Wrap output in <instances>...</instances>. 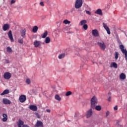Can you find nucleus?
Instances as JSON below:
<instances>
[{"mask_svg": "<svg viewBox=\"0 0 127 127\" xmlns=\"http://www.w3.org/2000/svg\"><path fill=\"white\" fill-rule=\"evenodd\" d=\"M26 84H28V85H29V84L31 83V81H30V79L29 78H27L26 80Z\"/></svg>", "mask_w": 127, "mask_h": 127, "instance_id": "36", "label": "nucleus"}, {"mask_svg": "<svg viewBox=\"0 0 127 127\" xmlns=\"http://www.w3.org/2000/svg\"><path fill=\"white\" fill-rule=\"evenodd\" d=\"M2 121L3 122H6V121H7V115H6V114H2Z\"/></svg>", "mask_w": 127, "mask_h": 127, "instance_id": "19", "label": "nucleus"}, {"mask_svg": "<svg viewBox=\"0 0 127 127\" xmlns=\"http://www.w3.org/2000/svg\"><path fill=\"white\" fill-rule=\"evenodd\" d=\"M29 109L33 112H36L37 111V106L35 105H30Z\"/></svg>", "mask_w": 127, "mask_h": 127, "instance_id": "14", "label": "nucleus"}, {"mask_svg": "<svg viewBox=\"0 0 127 127\" xmlns=\"http://www.w3.org/2000/svg\"><path fill=\"white\" fill-rule=\"evenodd\" d=\"M35 127H43V123H42L41 121L38 120L37 123L35 125Z\"/></svg>", "mask_w": 127, "mask_h": 127, "instance_id": "9", "label": "nucleus"}, {"mask_svg": "<svg viewBox=\"0 0 127 127\" xmlns=\"http://www.w3.org/2000/svg\"><path fill=\"white\" fill-rule=\"evenodd\" d=\"M93 115V111H92V109H90L89 110L86 114V118H90L91 116Z\"/></svg>", "mask_w": 127, "mask_h": 127, "instance_id": "16", "label": "nucleus"}, {"mask_svg": "<svg viewBox=\"0 0 127 127\" xmlns=\"http://www.w3.org/2000/svg\"><path fill=\"white\" fill-rule=\"evenodd\" d=\"M8 36L11 41V42H14V39H13V37L12 36V32L11 30L9 31L8 33Z\"/></svg>", "mask_w": 127, "mask_h": 127, "instance_id": "7", "label": "nucleus"}, {"mask_svg": "<svg viewBox=\"0 0 127 127\" xmlns=\"http://www.w3.org/2000/svg\"><path fill=\"white\" fill-rule=\"evenodd\" d=\"M2 101L4 105H10L11 104V101L6 98L3 99Z\"/></svg>", "mask_w": 127, "mask_h": 127, "instance_id": "11", "label": "nucleus"}, {"mask_svg": "<svg viewBox=\"0 0 127 127\" xmlns=\"http://www.w3.org/2000/svg\"><path fill=\"white\" fill-rule=\"evenodd\" d=\"M37 30H38V27L37 26H35L33 27L32 31L34 33H36Z\"/></svg>", "mask_w": 127, "mask_h": 127, "instance_id": "22", "label": "nucleus"}, {"mask_svg": "<svg viewBox=\"0 0 127 127\" xmlns=\"http://www.w3.org/2000/svg\"><path fill=\"white\" fill-rule=\"evenodd\" d=\"M118 58H119V52H115V59L116 60H118Z\"/></svg>", "mask_w": 127, "mask_h": 127, "instance_id": "32", "label": "nucleus"}, {"mask_svg": "<svg viewBox=\"0 0 127 127\" xmlns=\"http://www.w3.org/2000/svg\"><path fill=\"white\" fill-rule=\"evenodd\" d=\"M40 5H41L42 6H44V2H40Z\"/></svg>", "mask_w": 127, "mask_h": 127, "instance_id": "39", "label": "nucleus"}, {"mask_svg": "<svg viewBox=\"0 0 127 127\" xmlns=\"http://www.w3.org/2000/svg\"><path fill=\"white\" fill-rule=\"evenodd\" d=\"M75 8H73L70 10L71 12H73V11L74 10Z\"/></svg>", "mask_w": 127, "mask_h": 127, "instance_id": "45", "label": "nucleus"}, {"mask_svg": "<svg viewBox=\"0 0 127 127\" xmlns=\"http://www.w3.org/2000/svg\"><path fill=\"white\" fill-rule=\"evenodd\" d=\"M125 47L124 46V45H121L120 46V49H121L122 53H123V54H125V58L126 60H127V51L126 49H125Z\"/></svg>", "mask_w": 127, "mask_h": 127, "instance_id": "3", "label": "nucleus"}, {"mask_svg": "<svg viewBox=\"0 0 127 127\" xmlns=\"http://www.w3.org/2000/svg\"><path fill=\"white\" fill-rule=\"evenodd\" d=\"M120 78L121 80H125L127 78V76L125 73H122L120 75Z\"/></svg>", "mask_w": 127, "mask_h": 127, "instance_id": "20", "label": "nucleus"}, {"mask_svg": "<svg viewBox=\"0 0 127 127\" xmlns=\"http://www.w3.org/2000/svg\"><path fill=\"white\" fill-rule=\"evenodd\" d=\"M5 62H6V63L8 64V63H9V61L7 60H5Z\"/></svg>", "mask_w": 127, "mask_h": 127, "instance_id": "44", "label": "nucleus"}, {"mask_svg": "<svg viewBox=\"0 0 127 127\" xmlns=\"http://www.w3.org/2000/svg\"><path fill=\"white\" fill-rule=\"evenodd\" d=\"M92 34L94 36V37H99V36H100L99 31H98V30L97 29L92 30Z\"/></svg>", "mask_w": 127, "mask_h": 127, "instance_id": "6", "label": "nucleus"}, {"mask_svg": "<svg viewBox=\"0 0 127 127\" xmlns=\"http://www.w3.org/2000/svg\"><path fill=\"white\" fill-rule=\"evenodd\" d=\"M25 32H26V30H25V29H23L20 31L21 36H22V37H23V38H25Z\"/></svg>", "mask_w": 127, "mask_h": 127, "instance_id": "15", "label": "nucleus"}, {"mask_svg": "<svg viewBox=\"0 0 127 127\" xmlns=\"http://www.w3.org/2000/svg\"><path fill=\"white\" fill-rule=\"evenodd\" d=\"M103 27L106 30L108 34H111V31H110V28L108 27L107 24L103 23Z\"/></svg>", "mask_w": 127, "mask_h": 127, "instance_id": "10", "label": "nucleus"}, {"mask_svg": "<svg viewBox=\"0 0 127 127\" xmlns=\"http://www.w3.org/2000/svg\"><path fill=\"white\" fill-rule=\"evenodd\" d=\"M109 115H110V112L107 111V112H106V117H108V116H109Z\"/></svg>", "mask_w": 127, "mask_h": 127, "instance_id": "41", "label": "nucleus"}, {"mask_svg": "<svg viewBox=\"0 0 127 127\" xmlns=\"http://www.w3.org/2000/svg\"><path fill=\"white\" fill-rule=\"evenodd\" d=\"M85 12H86V13L87 14H88V15H91V12H90V11H88V10H85Z\"/></svg>", "mask_w": 127, "mask_h": 127, "instance_id": "37", "label": "nucleus"}, {"mask_svg": "<svg viewBox=\"0 0 127 127\" xmlns=\"http://www.w3.org/2000/svg\"><path fill=\"white\" fill-rule=\"evenodd\" d=\"M86 23H87V20H83L80 22L79 24L80 25L83 26L86 24Z\"/></svg>", "mask_w": 127, "mask_h": 127, "instance_id": "23", "label": "nucleus"}, {"mask_svg": "<svg viewBox=\"0 0 127 127\" xmlns=\"http://www.w3.org/2000/svg\"><path fill=\"white\" fill-rule=\"evenodd\" d=\"M14 2H15V0H11L10 3L11 4H12V3H14Z\"/></svg>", "mask_w": 127, "mask_h": 127, "instance_id": "40", "label": "nucleus"}, {"mask_svg": "<svg viewBox=\"0 0 127 127\" xmlns=\"http://www.w3.org/2000/svg\"><path fill=\"white\" fill-rule=\"evenodd\" d=\"M18 42L20 44H23V40H22V39H19L18 40Z\"/></svg>", "mask_w": 127, "mask_h": 127, "instance_id": "35", "label": "nucleus"}, {"mask_svg": "<svg viewBox=\"0 0 127 127\" xmlns=\"http://www.w3.org/2000/svg\"><path fill=\"white\" fill-rule=\"evenodd\" d=\"M34 46L35 47H39V46H41V42L40 41H35L34 42Z\"/></svg>", "mask_w": 127, "mask_h": 127, "instance_id": "13", "label": "nucleus"}, {"mask_svg": "<svg viewBox=\"0 0 127 127\" xmlns=\"http://www.w3.org/2000/svg\"><path fill=\"white\" fill-rule=\"evenodd\" d=\"M63 22L64 24H70V23H71V22H70V21H68V20H64Z\"/></svg>", "mask_w": 127, "mask_h": 127, "instance_id": "29", "label": "nucleus"}, {"mask_svg": "<svg viewBox=\"0 0 127 127\" xmlns=\"http://www.w3.org/2000/svg\"><path fill=\"white\" fill-rule=\"evenodd\" d=\"M46 111L47 113H50V112H51V111L50 109H47Z\"/></svg>", "mask_w": 127, "mask_h": 127, "instance_id": "43", "label": "nucleus"}, {"mask_svg": "<svg viewBox=\"0 0 127 127\" xmlns=\"http://www.w3.org/2000/svg\"><path fill=\"white\" fill-rule=\"evenodd\" d=\"M50 42V38L49 37H47L45 39V43H49Z\"/></svg>", "mask_w": 127, "mask_h": 127, "instance_id": "27", "label": "nucleus"}, {"mask_svg": "<svg viewBox=\"0 0 127 127\" xmlns=\"http://www.w3.org/2000/svg\"><path fill=\"white\" fill-rule=\"evenodd\" d=\"M7 94H9V90L8 89H5L3 91L2 93L0 94L1 96H3L4 95H6Z\"/></svg>", "mask_w": 127, "mask_h": 127, "instance_id": "18", "label": "nucleus"}, {"mask_svg": "<svg viewBox=\"0 0 127 127\" xmlns=\"http://www.w3.org/2000/svg\"><path fill=\"white\" fill-rule=\"evenodd\" d=\"M10 26L8 24H4L3 26V31H6V30H8L9 29Z\"/></svg>", "mask_w": 127, "mask_h": 127, "instance_id": "12", "label": "nucleus"}, {"mask_svg": "<svg viewBox=\"0 0 127 127\" xmlns=\"http://www.w3.org/2000/svg\"><path fill=\"white\" fill-rule=\"evenodd\" d=\"M35 115H36L37 118H38V119H40V115H39V114L38 113H36Z\"/></svg>", "mask_w": 127, "mask_h": 127, "instance_id": "38", "label": "nucleus"}, {"mask_svg": "<svg viewBox=\"0 0 127 127\" xmlns=\"http://www.w3.org/2000/svg\"><path fill=\"white\" fill-rule=\"evenodd\" d=\"M97 44L99 45L101 50H105V49H106V45H105V43H104V42H98Z\"/></svg>", "mask_w": 127, "mask_h": 127, "instance_id": "4", "label": "nucleus"}, {"mask_svg": "<svg viewBox=\"0 0 127 127\" xmlns=\"http://www.w3.org/2000/svg\"><path fill=\"white\" fill-rule=\"evenodd\" d=\"M48 34V32L47 31H45L43 35L42 36V38H45L46 36H47V35Z\"/></svg>", "mask_w": 127, "mask_h": 127, "instance_id": "25", "label": "nucleus"}, {"mask_svg": "<svg viewBox=\"0 0 127 127\" xmlns=\"http://www.w3.org/2000/svg\"><path fill=\"white\" fill-rule=\"evenodd\" d=\"M55 98L56 100H57L58 101L61 100V98H60V96H59L58 95H56Z\"/></svg>", "mask_w": 127, "mask_h": 127, "instance_id": "30", "label": "nucleus"}, {"mask_svg": "<svg viewBox=\"0 0 127 127\" xmlns=\"http://www.w3.org/2000/svg\"><path fill=\"white\" fill-rule=\"evenodd\" d=\"M70 95H72V92L71 91H67L65 94L66 97H68V96H70Z\"/></svg>", "mask_w": 127, "mask_h": 127, "instance_id": "33", "label": "nucleus"}, {"mask_svg": "<svg viewBox=\"0 0 127 127\" xmlns=\"http://www.w3.org/2000/svg\"><path fill=\"white\" fill-rule=\"evenodd\" d=\"M95 110H96V111H101V110H102V107H101V106H96L95 107Z\"/></svg>", "mask_w": 127, "mask_h": 127, "instance_id": "26", "label": "nucleus"}, {"mask_svg": "<svg viewBox=\"0 0 127 127\" xmlns=\"http://www.w3.org/2000/svg\"><path fill=\"white\" fill-rule=\"evenodd\" d=\"M19 100L20 103H24V102L26 101V96L25 95L20 96Z\"/></svg>", "mask_w": 127, "mask_h": 127, "instance_id": "8", "label": "nucleus"}, {"mask_svg": "<svg viewBox=\"0 0 127 127\" xmlns=\"http://www.w3.org/2000/svg\"><path fill=\"white\" fill-rule=\"evenodd\" d=\"M114 109L115 111H117L118 110V106H116L114 108Z\"/></svg>", "mask_w": 127, "mask_h": 127, "instance_id": "42", "label": "nucleus"}, {"mask_svg": "<svg viewBox=\"0 0 127 127\" xmlns=\"http://www.w3.org/2000/svg\"><path fill=\"white\" fill-rule=\"evenodd\" d=\"M82 28H83L84 30H87V29H88V25L87 24L84 25L82 27Z\"/></svg>", "mask_w": 127, "mask_h": 127, "instance_id": "31", "label": "nucleus"}, {"mask_svg": "<svg viewBox=\"0 0 127 127\" xmlns=\"http://www.w3.org/2000/svg\"><path fill=\"white\" fill-rule=\"evenodd\" d=\"M95 13L96 14H99V15H103V12L101 9H98L95 12Z\"/></svg>", "mask_w": 127, "mask_h": 127, "instance_id": "17", "label": "nucleus"}, {"mask_svg": "<svg viewBox=\"0 0 127 127\" xmlns=\"http://www.w3.org/2000/svg\"><path fill=\"white\" fill-rule=\"evenodd\" d=\"M65 57V54H62L59 55V59H62V58H64Z\"/></svg>", "mask_w": 127, "mask_h": 127, "instance_id": "28", "label": "nucleus"}, {"mask_svg": "<svg viewBox=\"0 0 127 127\" xmlns=\"http://www.w3.org/2000/svg\"><path fill=\"white\" fill-rule=\"evenodd\" d=\"M110 67L111 68H113V67L114 68H118V64H117V63H112L111 64H110Z\"/></svg>", "mask_w": 127, "mask_h": 127, "instance_id": "21", "label": "nucleus"}, {"mask_svg": "<svg viewBox=\"0 0 127 127\" xmlns=\"http://www.w3.org/2000/svg\"><path fill=\"white\" fill-rule=\"evenodd\" d=\"M3 77L6 80H9L10 78H11V74L8 72H5L3 74Z\"/></svg>", "mask_w": 127, "mask_h": 127, "instance_id": "5", "label": "nucleus"}, {"mask_svg": "<svg viewBox=\"0 0 127 127\" xmlns=\"http://www.w3.org/2000/svg\"><path fill=\"white\" fill-rule=\"evenodd\" d=\"M83 5V0H76L75 3V8H80Z\"/></svg>", "mask_w": 127, "mask_h": 127, "instance_id": "2", "label": "nucleus"}, {"mask_svg": "<svg viewBox=\"0 0 127 127\" xmlns=\"http://www.w3.org/2000/svg\"><path fill=\"white\" fill-rule=\"evenodd\" d=\"M111 93H108V100L109 102H111Z\"/></svg>", "mask_w": 127, "mask_h": 127, "instance_id": "34", "label": "nucleus"}, {"mask_svg": "<svg viewBox=\"0 0 127 127\" xmlns=\"http://www.w3.org/2000/svg\"><path fill=\"white\" fill-rule=\"evenodd\" d=\"M91 107L92 108V109H95V107H96V105H97L98 104V99H97V97H96V96H93L91 100Z\"/></svg>", "mask_w": 127, "mask_h": 127, "instance_id": "1", "label": "nucleus"}, {"mask_svg": "<svg viewBox=\"0 0 127 127\" xmlns=\"http://www.w3.org/2000/svg\"><path fill=\"white\" fill-rule=\"evenodd\" d=\"M6 51L7 52H8V53H11V52H12V49L10 47H7L6 48Z\"/></svg>", "mask_w": 127, "mask_h": 127, "instance_id": "24", "label": "nucleus"}]
</instances>
